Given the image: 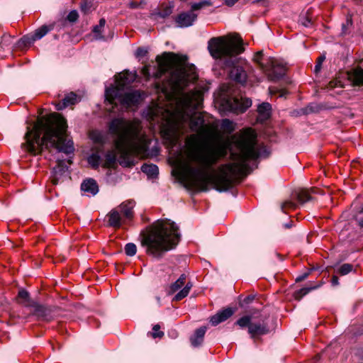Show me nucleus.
<instances>
[{
  "instance_id": "nucleus-10",
  "label": "nucleus",
  "mask_w": 363,
  "mask_h": 363,
  "mask_svg": "<svg viewBox=\"0 0 363 363\" xmlns=\"http://www.w3.org/2000/svg\"><path fill=\"white\" fill-rule=\"evenodd\" d=\"M269 332L265 318L259 315V312L254 313V318L249 327L248 333L251 337L266 335Z\"/></svg>"
},
{
  "instance_id": "nucleus-59",
  "label": "nucleus",
  "mask_w": 363,
  "mask_h": 363,
  "mask_svg": "<svg viewBox=\"0 0 363 363\" xmlns=\"http://www.w3.org/2000/svg\"><path fill=\"white\" fill-rule=\"evenodd\" d=\"M9 36H4V40H5L6 38H9Z\"/></svg>"
},
{
  "instance_id": "nucleus-50",
  "label": "nucleus",
  "mask_w": 363,
  "mask_h": 363,
  "mask_svg": "<svg viewBox=\"0 0 363 363\" xmlns=\"http://www.w3.org/2000/svg\"><path fill=\"white\" fill-rule=\"evenodd\" d=\"M128 6L130 9H137L139 6V4L135 1H131L129 3Z\"/></svg>"
},
{
  "instance_id": "nucleus-53",
  "label": "nucleus",
  "mask_w": 363,
  "mask_h": 363,
  "mask_svg": "<svg viewBox=\"0 0 363 363\" xmlns=\"http://www.w3.org/2000/svg\"><path fill=\"white\" fill-rule=\"evenodd\" d=\"M160 118H162V111H163V107L162 106V104L160 103Z\"/></svg>"
},
{
  "instance_id": "nucleus-6",
  "label": "nucleus",
  "mask_w": 363,
  "mask_h": 363,
  "mask_svg": "<svg viewBox=\"0 0 363 363\" xmlns=\"http://www.w3.org/2000/svg\"><path fill=\"white\" fill-rule=\"evenodd\" d=\"M181 235L176 223L169 219H160V259L163 253L176 248Z\"/></svg>"
},
{
  "instance_id": "nucleus-9",
  "label": "nucleus",
  "mask_w": 363,
  "mask_h": 363,
  "mask_svg": "<svg viewBox=\"0 0 363 363\" xmlns=\"http://www.w3.org/2000/svg\"><path fill=\"white\" fill-rule=\"evenodd\" d=\"M263 71L269 80L276 82L284 77L286 73V67L279 60L269 57L266 60V65H263Z\"/></svg>"
},
{
  "instance_id": "nucleus-22",
  "label": "nucleus",
  "mask_w": 363,
  "mask_h": 363,
  "mask_svg": "<svg viewBox=\"0 0 363 363\" xmlns=\"http://www.w3.org/2000/svg\"><path fill=\"white\" fill-rule=\"evenodd\" d=\"M77 101V95L74 93H70L64 98L62 102L56 104V108L57 110H62L70 105L75 104Z\"/></svg>"
},
{
  "instance_id": "nucleus-40",
  "label": "nucleus",
  "mask_w": 363,
  "mask_h": 363,
  "mask_svg": "<svg viewBox=\"0 0 363 363\" xmlns=\"http://www.w3.org/2000/svg\"><path fill=\"white\" fill-rule=\"evenodd\" d=\"M352 270V265L350 264H344L338 269V273L340 275H346Z\"/></svg>"
},
{
  "instance_id": "nucleus-47",
  "label": "nucleus",
  "mask_w": 363,
  "mask_h": 363,
  "mask_svg": "<svg viewBox=\"0 0 363 363\" xmlns=\"http://www.w3.org/2000/svg\"><path fill=\"white\" fill-rule=\"evenodd\" d=\"M239 0H225V4L228 6H234Z\"/></svg>"
},
{
  "instance_id": "nucleus-19",
  "label": "nucleus",
  "mask_w": 363,
  "mask_h": 363,
  "mask_svg": "<svg viewBox=\"0 0 363 363\" xmlns=\"http://www.w3.org/2000/svg\"><path fill=\"white\" fill-rule=\"evenodd\" d=\"M30 308H33L34 313L43 320L47 321L51 320V317L50 316V310L45 306L40 305L35 301L34 305H32Z\"/></svg>"
},
{
  "instance_id": "nucleus-35",
  "label": "nucleus",
  "mask_w": 363,
  "mask_h": 363,
  "mask_svg": "<svg viewBox=\"0 0 363 363\" xmlns=\"http://www.w3.org/2000/svg\"><path fill=\"white\" fill-rule=\"evenodd\" d=\"M159 337V324H156L152 327V331H150L147 333V339L154 340V344L156 345L157 343V338Z\"/></svg>"
},
{
  "instance_id": "nucleus-52",
  "label": "nucleus",
  "mask_w": 363,
  "mask_h": 363,
  "mask_svg": "<svg viewBox=\"0 0 363 363\" xmlns=\"http://www.w3.org/2000/svg\"><path fill=\"white\" fill-rule=\"evenodd\" d=\"M267 0H253L252 4L264 3Z\"/></svg>"
},
{
  "instance_id": "nucleus-26",
  "label": "nucleus",
  "mask_w": 363,
  "mask_h": 363,
  "mask_svg": "<svg viewBox=\"0 0 363 363\" xmlns=\"http://www.w3.org/2000/svg\"><path fill=\"white\" fill-rule=\"evenodd\" d=\"M141 170L143 172L146 174L148 177H153L157 174L158 167L155 164H144L141 167Z\"/></svg>"
},
{
  "instance_id": "nucleus-55",
  "label": "nucleus",
  "mask_w": 363,
  "mask_h": 363,
  "mask_svg": "<svg viewBox=\"0 0 363 363\" xmlns=\"http://www.w3.org/2000/svg\"><path fill=\"white\" fill-rule=\"evenodd\" d=\"M162 132H163V130L162 128V125L160 124V135L162 133Z\"/></svg>"
},
{
  "instance_id": "nucleus-33",
  "label": "nucleus",
  "mask_w": 363,
  "mask_h": 363,
  "mask_svg": "<svg viewBox=\"0 0 363 363\" xmlns=\"http://www.w3.org/2000/svg\"><path fill=\"white\" fill-rule=\"evenodd\" d=\"M318 286H312V287H304L302 288L294 294V297L296 300L300 301L304 296H306L308 293H309L311 290L317 289Z\"/></svg>"
},
{
  "instance_id": "nucleus-46",
  "label": "nucleus",
  "mask_w": 363,
  "mask_h": 363,
  "mask_svg": "<svg viewBox=\"0 0 363 363\" xmlns=\"http://www.w3.org/2000/svg\"><path fill=\"white\" fill-rule=\"evenodd\" d=\"M308 276V273H304L302 275H300L298 277H297L296 278V282H300V281H303L305 279H306Z\"/></svg>"
},
{
  "instance_id": "nucleus-60",
  "label": "nucleus",
  "mask_w": 363,
  "mask_h": 363,
  "mask_svg": "<svg viewBox=\"0 0 363 363\" xmlns=\"http://www.w3.org/2000/svg\"><path fill=\"white\" fill-rule=\"evenodd\" d=\"M345 26L343 24L342 25V29H345Z\"/></svg>"
},
{
  "instance_id": "nucleus-16",
  "label": "nucleus",
  "mask_w": 363,
  "mask_h": 363,
  "mask_svg": "<svg viewBox=\"0 0 363 363\" xmlns=\"http://www.w3.org/2000/svg\"><path fill=\"white\" fill-rule=\"evenodd\" d=\"M142 74L146 79L159 77V55L155 57V62L154 65H145L142 69Z\"/></svg>"
},
{
  "instance_id": "nucleus-24",
  "label": "nucleus",
  "mask_w": 363,
  "mask_h": 363,
  "mask_svg": "<svg viewBox=\"0 0 363 363\" xmlns=\"http://www.w3.org/2000/svg\"><path fill=\"white\" fill-rule=\"evenodd\" d=\"M17 298L18 303L26 307H30L34 305L35 301L30 298L28 292L24 289L19 291Z\"/></svg>"
},
{
  "instance_id": "nucleus-2",
  "label": "nucleus",
  "mask_w": 363,
  "mask_h": 363,
  "mask_svg": "<svg viewBox=\"0 0 363 363\" xmlns=\"http://www.w3.org/2000/svg\"><path fill=\"white\" fill-rule=\"evenodd\" d=\"M109 131L116 136L115 149L105 155V167H113L116 162L117 153L120 155V164L125 167L134 165V157L141 159L150 156L148 146L150 143L147 135L142 133L141 122L123 118H113L108 125Z\"/></svg>"
},
{
  "instance_id": "nucleus-42",
  "label": "nucleus",
  "mask_w": 363,
  "mask_h": 363,
  "mask_svg": "<svg viewBox=\"0 0 363 363\" xmlns=\"http://www.w3.org/2000/svg\"><path fill=\"white\" fill-rule=\"evenodd\" d=\"M325 56L324 55H322L318 57L317 61H316V65L314 68V72L315 73H318L320 71L322 64L325 61Z\"/></svg>"
},
{
  "instance_id": "nucleus-58",
  "label": "nucleus",
  "mask_w": 363,
  "mask_h": 363,
  "mask_svg": "<svg viewBox=\"0 0 363 363\" xmlns=\"http://www.w3.org/2000/svg\"><path fill=\"white\" fill-rule=\"evenodd\" d=\"M347 24L351 23V21H350V20H349V19H347Z\"/></svg>"
},
{
  "instance_id": "nucleus-56",
  "label": "nucleus",
  "mask_w": 363,
  "mask_h": 363,
  "mask_svg": "<svg viewBox=\"0 0 363 363\" xmlns=\"http://www.w3.org/2000/svg\"><path fill=\"white\" fill-rule=\"evenodd\" d=\"M155 87H156V88H158V87H159V84H158V82H155Z\"/></svg>"
},
{
  "instance_id": "nucleus-25",
  "label": "nucleus",
  "mask_w": 363,
  "mask_h": 363,
  "mask_svg": "<svg viewBox=\"0 0 363 363\" xmlns=\"http://www.w3.org/2000/svg\"><path fill=\"white\" fill-rule=\"evenodd\" d=\"M313 17L311 9H308L305 13L300 16L298 22L305 27H311L313 26Z\"/></svg>"
},
{
  "instance_id": "nucleus-13",
  "label": "nucleus",
  "mask_w": 363,
  "mask_h": 363,
  "mask_svg": "<svg viewBox=\"0 0 363 363\" xmlns=\"http://www.w3.org/2000/svg\"><path fill=\"white\" fill-rule=\"evenodd\" d=\"M57 166L53 168L51 176V182L53 185H57L62 181V178L66 176L68 167L63 160L57 159Z\"/></svg>"
},
{
  "instance_id": "nucleus-36",
  "label": "nucleus",
  "mask_w": 363,
  "mask_h": 363,
  "mask_svg": "<svg viewBox=\"0 0 363 363\" xmlns=\"http://www.w3.org/2000/svg\"><path fill=\"white\" fill-rule=\"evenodd\" d=\"M101 157L98 153H93L88 157V162L93 168H97L100 164Z\"/></svg>"
},
{
  "instance_id": "nucleus-48",
  "label": "nucleus",
  "mask_w": 363,
  "mask_h": 363,
  "mask_svg": "<svg viewBox=\"0 0 363 363\" xmlns=\"http://www.w3.org/2000/svg\"><path fill=\"white\" fill-rule=\"evenodd\" d=\"M254 298H255L254 296H251V295L247 296L244 298L243 302H244V303L248 304L253 301Z\"/></svg>"
},
{
  "instance_id": "nucleus-5",
  "label": "nucleus",
  "mask_w": 363,
  "mask_h": 363,
  "mask_svg": "<svg viewBox=\"0 0 363 363\" xmlns=\"http://www.w3.org/2000/svg\"><path fill=\"white\" fill-rule=\"evenodd\" d=\"M135 74L124 71L116 75V86L106 89V100L111 105H116L117 101L125 108L137 106L142 97L139 91L123 92L125 87L133 82L135 79Z\"/></svg>"
},
{
  "instance_id": "nucleus-7",
  "label": "nucleus",
  "mask_w": 363,
  "mask_h": 363,
  "mask_svg": "<svg viewBox=\"0 0 363 363\" xmlns=\"http://www.w3.org/2000/svg\"><path fill=\"white\" fill-rule=\"evenodd\" d=\"M135 201L128 200L113 208L107 215L110 226L119 228L126 225L134 216Z\"/></svg>"
},
{
  "instance_id": "nucleus-27",
  "label": "nucleus",
  "mask_w": 363,
  "mask_h": 363,
  "mask_svg": "<svg viewBox=\"0 0 363 363\" xmlns=\"http://www.w3.org/2000/svg\"><path fill=\"white\" fill-rule=\"evenodd\" d=\"M106 20L104 18H101L99 20V24L95 26L93 28V32L95 35V38L96 40H104V37L101 35L102 30L105 26Z\"/></svg>"
},
{
  "instance_id": "nucleus-43",
  "label": "nucleus",
  "mask_w": 363,
  "mask_h": 363,
  "mask_svg": "<svg viewBox=\"0 0 363 363\" xmlns=\"http://www.w3.org/2000/svg\"><path fill=\"white\" fill-rule=\"evenodd\" d=\"M262 56H263V53H262V51H259L257 52L255 57H254V60L257 62L261 68L263 69V65H266V62H262Z\"/></svg>"
},
{
  "instance_id": "nucleus-57",
  "label": "nucleus",
  "mask_w": 363,
  "mask_h": 363,
  "mask_svg": "<svg viewBox=\"0 0 363 363\" xmlns=\"http://www.w3.org/2000/svg\"><path fill=\"white\" fill-rule=\"evenodd\" d=\"M164 335L163 332H161L160 331V337H162V336Z\"/></svg>"
},
{
  "instance_id": "nucleus-8",
  "label": "nucleus",
  "mask_w": 363,
  "mask_h": 363,
  "mask_svg": "<svg viewBox=\"0 0 363 363\" xmlns=\"http://www.w3.org/2000/svg\"><path fill=\"white\" fill-rule=\"evenodd\" d=\"M142 246L147 255L159 256V220L154 222L140 233Z\"/></svg>"
},
{
  "instance_id": "nucleus-41",
  "label": "nucleus",
  "mask_w": 363,
  "mask_h": 363,
  "mask_svg": "<svg viewBox=\"0 0 363 363\" xmlns=\"http://www.w3.org/2000/svg\"><path fill=\"white\" fill-rule=\"evenodd\" d=\"M269 91L271 95H275L277 94H279V97H284L286 94V90L279 89L276 86H270L269 88Z\"/></svg>"
},
{
  "instance_id": "nucleus-12",
  "label": "nucleus",
  "mask_w": 363,
  "mask_h": 363,
  "mask_svg": "<svg viewBox=\"0 0 363 363\" xmlns=\"http://www.w3.org/2000/svg\"><path fill=\"white\" fill-rule=\"evenodd\" d=\"M185 282L186 275L182 274L179 278L170 286L169 293H174L184 286V287L174 296L173 300L180 301L188 296L193 285L191 282H188L185 284Z\"/></svg>"
},
{
  "instance_id": "nucleus-21",
  "label": "nucleus",
  "mask_w": 363,
  "mask_h": 363,
  "mask_svg": "<svg viewBox=\"0 0 363 363\" xmlns=\"http://www.w3.org/2000/svg\"><path fill=\"white\" fill-rule=\"evenodd\" d=\"M206 332V327H201L195 331L194 335L191 337V342L194 347H198L201 345Z\"/></svg>"
},
{
  "instance_id": "nucleus-30",
  "label": "nucleus",
  "mask_w": 363,
  "mask_h": 363,
  "mask_svg": "<svg viewBox=\"0 0 363 363\" xmlns=\"http://www.w3.org/2000/svg\"><path fill=\"white\" fill-rule=\"evenodd\" d=\"M254 318V313H250V314L245 315L239 318L236 324L238 325L240 328L247 327L249 328L252 318Z\"/></svg>"
},
{
  "instance_id": "nucleus-15",
  "label": "nucleus",
  "mask_w": 363,
  "mask_h": 363,
  "mask_svg": "<svg viewBox=\"0 0 363 363\" xmlns=\"http://www.w3.org/2000/svg\"><path fill=\"white\" fill-rule=\"evenodd\" d=\"M235 311L231 308H227L221 311L218 312L216 315H213L211 318V323L212 325L216 326L219 323L225 321L230 317H231Z\"/></svg>"
},
{
  "instance_id": "nucleus-29",
  "label": "nucleus",
  "mask_w": 363,
  "mask_h": 363,
  "mask_svg": "<svg viewBox=\"0 0 363 363\" xmlns=\"http://www.w3.org/2000/svg\"><path fill=\"white\" fill-rule=\"evenodd\" d=\"M296 199L301 204H303L310 201L312 198L308 190L301 189L297 192Z\"/></svg>"
},
{
  "instance_id": "nucleus-49",
  "label": "nucleus",
  "mask_w": 363,
  "mask_h": 363,
  "mask_svg": "<svg viewBox=\"0 0 363 363\" xmlns=\"http://www.w3.org/2000/svg\"><path fill=\"white\" fill-rule=\"evenodd\" d=\"M331 284L333 286H337L339 284L338 277L336 275L333 276L331 279Z\"/></svg>"
},
{
  "instance_id": "nucleus-18",
  "label": "nucleus",
  "mask_w": 363,
  "mask_h": 363,
  "mask_svg": "<svg viewBox=\"0 0 363 363\" xmlns=\"http://www.w3.org/2000/svg\"><path fill=\"white\" fill-rule=\"evenodd\" d=\"M258 121L264 122L269 118L272 112V106L269 103L263 102L257 108Z\"/></svg>"
},
{
  "instance_id": "nucleus-34",
  "label": "nucleus",
  "mask_w": 363,
  "mask_h": 363,
  "mask_svg": "<svg viewBox=\"0 0 363 363\" xmlns=\"http://www.w3.org/2000/svg\"><path fill=\"white\" fill-rule=\"evenodd\" d=\"M147 118L150 122L157 123V108L150 107L147 111Z\"/></svg>"
},
{
  "instance_id": "nucleus-11",
  "label": "nucleus",
  "mask_w": 363,
  "mask_h": 363,
  "mask_svg": "<svg viewBox=\"0 0 363 363\" xmlns=\"http://www.w3.org/2000/svg\"><path fill=\"white\" fill-rule=\"evenodd\" d=\"M252 105L249 99H239L238 97L228 98L223 100V106L225 109L235 113H242Z\"/></svg>"
},
{
  "instance_id": "nucleus-14",
  "label": "nucleus",
  "mask_w": 363,
  "mask_h": 363,
  "mask_svg": "<svg viewBox=\"0 0 363 363\" xmlns=\"http://www.w3.org/2000/svg\"><path fill=\"white\" fill-rule=\"evenodd\" d=\"M198 15L191 11L183 12L179 14L176 18V23L179 27L184 28L193 25L197 19Z\"/></svg>"
},
{
  "instance_id": "nucleus-17",
  "label": "nucleus",
  "mask_w": 363,
  "mask_h": 363,
  "mask_svg": "<svg viewBox=\"0 0 363 363\" xmlns=\"http://www.w3.org/2000/svg\"><path fill=\"white\" fill-rule=\"evenodd\" d=\"M49 30L50 28L47 26H43L38 29H37L30 38L24 37L23 38H22V41L25 45L30 44L34 41L42 38L48 33Z\"/></svg>"
},
{
  "instance_id": "nucleus-51",
  "label": "nucleus",
  "mask_w": 363,
  "mask_h": 363,
  "mask_svg": "<svg viewBox=\"0 0 363 363\" xmlns=\"http://www.w3.org/2000/svg\"><path fill=\"white\" fill-rule=\"evenodd\" d=\"M356 220L357 221L359 226L361 228H363V217H357Z\"/></svg>"
},
{
  "instance_id": "nucleus-3",
  "label": "nucleus",
  "mask_w": 363,
  "mask_h": 363,
  "mask_svg": "<svg viewBox=\"0 0 363 363\" xmlns=\"http://www.w3.org/2000/svg\"><path fill=\"white\" fill-rule=\"evenodd\" d=\"M67 128L65 118L59 113L38 118L32 128L27 127L21 147L33 155L40 154L44 149L57 153H72L73 143L65 138Z\"/></svg>"
},
{
  "instance_id": "nucleus-4",
  "label": "nucleus",
  "mask_w": 363,
  "mask_h": 363,
  "mask_svg": "<svg viewBox=\"0 0 363 363\" xmlns=\"http://www.w3.org/2000/svg\"><path fill=\"white\" fill-rule=\"evenodd\" d=\"M242 39L238 35L213 37L208 42V50L214 59L224 60V68L228 69L229 77L244 84L247 80V65L237 56L244 51Z\"/></svg>"
},
{
  "instance_id": "nucleus-54",
  "label": "nucleus",
  "mask_w": 363,
  "mask_h": 363,
  "mask_svg": "<svg viewBox=\"0 0 363 363\" xmlns=\"http://www.w3.org/2000/svg\"><path fill=\"white\" fill-rule=\"evenodd\" d=\"M291 223H286V224L284 225V227H285L286 228H291Z\"/></svg>"
},
{
  "instance_id": "nucleus-39",
  "label": "nucleus",
  "mask_w": 363,
  "mask_h": 363,
  "mask_svg": "<svg viewBox=\"0 0 363 363\" xmlns=\"http://www.w3.org/2000/svg\"><path fill=\"white\" fill-rule=\"evenodd\" d=\"M173 5H160V17H166L170 15L172 12Z\"/></svg>"
},
{
  "instance_id": "nucleus-61",
  "label": "nucleus",
  "mask_w": 363,
  "mask_h": 363,
  "mask_svg": "<svg viewBox=\"0 0 363 363\" xmlns=\"http://www.w3.org/2000/svg\"><path fill=\"white\" fill-rule=\"evenodd\" d=\"M360 213H363V208H362V210L360 211Z\"/></svg>"
},
{
  "instance_id": "nucleus-38",
  "label": "nucleus",
  "mask_w": 363,
  "mask_h": 363,
  "mask_svg": "<svg viewBox=\"0 0 363 363\" xmlns=\"http://www.w3.org/2000/svg\"><path fill=\"white\" fill-rule=\"evenodd\" d=\"M124 250L128 256H133L136 254L137 247L134 243L129 242L125 245Z\"/></svg>"
},
{
  "instance_id": "nucleus-37",
  "label": "nucleus",
  "mask_w": 363,
  "mask_h": 363,
  "mask_svg": "<svg viewBox=\"0 0 363 363\" xmlns=\"http://www.w3.org/2000/svg\"><path fill=\"white\" fill-rule=\"evenodd\" d=\"M296 207H297V203L292 201H286L281 206V211L285 213H287L288 210H290V209L294 210V209H296Z\"/></svg>"
},
{
  "instance_id": "nucleus-20",
  "label": "nucleus",
  "mask_w": 363,
  "mask_h": 363,
  "mask_svg": "<svg viewBox=\"0 0 363 363\" xmlns=\"http://www.w3.org/2000/svg\"><path fill=\"white\" fill-rule=\"evenodd\" d=\"M81 189L89 193L91 195H96L99 191V187L95 180L89 179L83 182L81 185Z\"/></svg>"
},
{
  "instance_id": "nucleus-1",
  "label": "nucleus",
  "mask_w": 363,
  "mask_h": 363,
  "mask_svg": "<svg viewBox=\"0 0 363 363\" xmlns=\"http://www.w3.org/2000/svg\"><path fill=\"white\" fill-rule=\"evenodd\" d=\"M187 60L186 55L174 52L160 55V77L166 70L169 71L168 87L160 82V94L164 95L169 105L168 123L179 131L189 122L191 130L197 133L186 140V157L177 160L172 173L186 188L207 191L213 184L217 191H225L251 172L247 162L261 155L257 134L249 128L233 135L237 152H231L230 157L234 162L221 165L218 174L212 170L219 159L227 155V147L213 143L218 136V126L206 124L201 113H195L202 102L201 93L183 92L197 77L195 66L189 65Z\"/></svg>"
},
{
  "instance_id": "nucleus-45",
  "label": "nucleus",
  "mask_w": 363,
  "mask_h": 363,
  "mask_svg": "<svg viewBox=\"0 0 363 363\" xmlns=\"http://www.w3.org/2000/svg\"><path fill=\"white\" fill-rule=\"evenodd\" d=\"M147 52V51L145 48H139L136 50L135 55L137 57L141 58V57L145 56Z\"/></svg>"
},
{
  "instance_id": "nucleus-23",
  "label": "nucleus",
  "mask_w": 363,
  "mask_h": 363,
  "mask_svg": "<svg viewBox=\"0 0 363 363\" xmlns=\"http://www.w3.org/2000/svg\"><path fill=\"white\" fill-rule=\"evenodd\" d=\"M349 78L355 85H363V69L361 67L354 69L349 74Z\"/></svg>"
},
{
  "instance_id": "nucleus-31",
  "label": "nucleus",
  "mask_w": 363,
  "mask_h": 363,
  "mask_svg": "<svg viewBox=\"0 0 363 363\" xmlns=\"http://www.w3.org/2000/svg\"><path fill=\"white\" fill-rule=\"evenodd\" d=\"M220 128L225 133L230 134L235 130V125L233 121L229 119H223L220 124Z\"/></svg>"
},
{
  "instance_id": "nucleus-32",
  "label": "nucleus",
  "mask_w": 363,
  "mask_h": 363,
  "mask_svg": "<svg viewBox=\"0 0 363 363\" xmlns=\"http://www.w3.org/2000/svg\"><path fill=\"white\" fill-rule=\"evenodd\" d=\"M212 5L213 3L210 0H201L191 4L190 11L194 13L196 11L200 10L206 6H211Z\"/></svg>"
},
{
  "instance_id": "nucleus-44",
  "label": "nucleus",
  "mask_w": 363,
  "mask_h": 363,
  "mask_svg": "<svg viewBox=\"0 0 363 363\" xmlns=\"http://www.w3.org/2000/svg\"><path fill=\"white\" fill-rule=\"evenodd\" d=\"M79 17L78 13L76 11H72L67 16V20L70 22H74Z\"/></svg>"
},
{
  "instance_id": "nucleus-28",
  "label": "nucleus",
  "mask_w": 363,
  "mask_h": 363,
  "mask_svg": "<svg viewBox=\"0 0 363 363\" xmlns=\"http://www.w3.org/2000/svg\"><path fill=\"white\" fill-rule=\"evenodd\" d=\"M90 139L95 143L103 144L105 141L104 135L99 130H94L89 133Z\"/></svg>"
}]
</instances>
